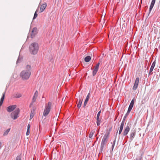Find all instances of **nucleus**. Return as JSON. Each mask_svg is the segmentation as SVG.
Returning <instances> with one entry per match:
<instances>
[{
    "label": "nucleus",
    "mask_w": 160,
    "mask_h": 160,
    "mask_svg": "<svg viewBox=\"0 0 160 160\" xmlns=\"http://www.w3.org/2000/svg\"><path fill=\"white\" fill-rule=\"evenodd\" d=\"M31 68L30 65H27L25 69L21 72L20 75L22 80H27L29 78L31 74Z\"/></svg>",
    "instance_id": "1"
},
{
    "label": "nucleus",
    "mask_w": 160,
    "mask_h": 160,
    "mask_svg": "<svg viewBox=\"0 0 160 160\" xmlns=\"http://www.w3.org/2000/svg\"><path fill=\"white\" fill-rule=\"evenodd\" d=\"M29 51L30 53L33 55H35L38 52L39 46L38 44L36 42L32 43L29 47Z\"/></svg>",
    "instance_id": "2"
},
{
    "label": "nucleus",
    "mask_w": 160,
    "mask_h": 160,
    "mask_svg": "<svg viewBox=\"0 0 160 160\" xmlns=\"http://www.w3.org/2000/svg\"><path fill=\"white\" fill-rule=\"evenodd\" d=\"M109 132L105 133L102 138L100 148V150L102 151L104 145L106 144L108 140V138L109 136Z\"/></svg>",
    "instance_id": "3"
},
{
    "label": "nucleus",
    "mask_w": 160,
    "mask_h": 160,
    "mask_svg": "<svg viewBox=\"0 0 160 160\" xmlns=\"http://www.w3.org/2000/svg\"><path fill=\"white\" fill-rule=\"evenodd\" d=\"M52 105V103L49 102L48 103L46 104L45 109L43 113V116L46 117L49 113L51 109V106Z\"/></svg>",
    "instance_id": "4"
},
{
    "label": "nucleus",
    "mask_w": 160,
    "mask_h": 160,
    "mask_svg": "<svg viewBox=\"0 0 160 160\" xmlns=\"http://www.w3.org/2000/svg\"><path fill=\"white\" fill-rule=\"evenodd\" d=\"M19 109L17 108L14 112H12L11 114V117L14 120L16 119L18 117V115L19 113Z\"/></svg>",
    "instance_id": "5"
},
{
    "label": "nucleus",
    "mask_w": 160,
    "mask_h": 160,
    "mask_svg": "<svg viewBox=\"0 0 160 160\" xmlns=\"http://www.w3.org/2000/svg\"><path fill=\"white\" fill-rule=\"evenodd\" d=\"M136 133V129L132 130L130 132V140L131 141H132L135 137Z\"/></svg>",
    "instance_id": "6"
},
{
    "label": "nucleus",
    "mask_w": 160,
    "mask_h": 160,
    "mask_svg": "<svg viewBox=\"0 0 160 160\" xmlns=\"http://www.w3.org/2000/svg\"><path fill=\"white\" fill-rule=\"evenodd\" d=\"M139 80V78L138 77L136 78L134 86L132 88V89L133 90H136L137 89L138 86Z\"/></svg>",
    "instance_id": "7"
},
{
    "label": "nucleus",
    "mask_w": 160,
    "mask_h": 160,
    "mask_svg": "<svg viewBox=\"0 0 160 160\" xmlns=\"http://www.w3.org/2000/svg\"><path fill=\"white\" fill-rule=\"evenodd\" d=\"M100 64V63L99 62L98 63L95 67V68L93 71L92 75L93 76H94L98 72Z\"/></svg>",
    "instance_id": "8"
},
{
    "label": "nucleus",
    "mask_w": 160,
    "mask_h": 160,
    "mask_svg": "<svg viewBox=\"0 0 160 160\" xmlns=\"http://www.w3.org/2000/svg\"><path fill=\"white\" fill-rule=\"evenodd\" d=\"M16 105L10 106L7 108V110L8 112H11L13 111L16 108Z\"/></svg>",
    "instance_id": "9"
},
{
    "label": "nucleus",
    "mask_w": 160,
    "mask_h": 160,
    "mask_svg": "<svg viewBox=\"0 0 160 160\" xmlns=\"http://www.w3.org/2000/svg\"><path fill=\"white\" fill-rule=\"evenodd\" d=\"M101 113V111H99L98 113L97 116V126H98L100 125L101 119L99 118V116Z\"/></svg>",
    "instance_id": "10"
},
{
    "label": "nucleus",
    "mask_w": 160,
    "mask_h": 160,
    "mask_svg": "<svg viewBox=\"0 0 160 160\" xmlns=\"http://www.w3.org/2000/svg\"><path fill=\"white\" fill-rule=\"evenodd\" d=\"M37 28H34L32 31L31 35V38H33L35 36L36 34H37Z\"/></svg>",
    "instance_id": "11"
},
{
    "label": "nucleus",
    "mask_w": 160,
    "mask_h": 160,
    "mask_svg": "<svg viewBox=\"0 0 160 160\" xmlns=\"http://www.w3.org/2000/svg\"><path fill=\"white\" fill-rule=\"evenodd\" d=\"M130 130V128L127 125L124 129V132L122 133L123 135L124 136L126 135L129 131Z\"/></svg>",
    "instance_id": "12"
},
{
    "label": "nucleus",
    "mask_w": 160,
    "mask_h": 160,
    "mask_svg": "<svg viewBox=\"0 0 160 160\" xmlns=\"http://www.w3.org/2000/svg\"><path fill=\"white\" fill-rule=\"evenodd\" d=\"M83 99L81 97L79 96V101L77 104V107L78 108H79L82 105Z\"/></svg>",
    "instance_id": "13"
},
{
    "label": "nucleus",
    "mask_w": 160,
    "mask_h": 160,
    "mask_svg": "<svg viewBox=\"0 0 160 160\" xmlns=\"http://www.w3.org/2000/svg\"><path fill=\"white\" fill-rule=\"evenodd\" d=\"M156 0H152V1L151 2V5H150V7H149V14L151 12L152 9L154 5L155 4V2Z\"/></svg>",
    "instance_id": "14"
},
{
    "label": "nucleus",
    "mask_w": 160,
    "mask_h": 160,
    "mask_svg": "<svg viewBox=\"0 0 160 160\" xmlns=\"http://www.w3.org/2000/svg\"><path fill=\"white\" fill-rule=\"evenodd\" d=\"M90 93H89L86 97V98L84 102V103L83 105L84 107H85V106L87 104L90 98Z\"/></svg>",
    "instance_id": "15"
},
{
    "label": "nucleus",
    "mask_w": 160,
    "mask_h": 160,
    "mask_svg": "<svg viewBox=\"0 0 160 160\" xmlns=\"http://www.w3.org/2000/svg\"><path fill=\"white\" fill-rule=\"evenodd\" d=\"M47 4L46 3H44L42 4L40 9V12H42L47 7Z\"/></svg>",
    "instance_id": "16"
},
{
    "label": "nucleus",
    "mask_w": 160,
    "mask_h": 160,
    "mask_svg": "<svg viewBox=\"0 0 160 160\" xmlns=\"http://www.w3.org/2000/svg\"><path fill=\"white\" fill-rule=\"evenodd\" d=\"M5 92H4L3 93V94L2 96V97L0 101V107L2 106V103H3V102L4 101V99L5 98Z\"/></svg>",
    "instance_id": "17"
},
{
    "label": "nucleus",
    "mask_w": 160,
    "mask_h": 160,
    "mask_svg": "<svg viewBox=\"0 0 160 160\" xmlns=\"http://www.w3.org/2000/svg\"><path fill=\"white\" fill-rule=\"evenodd\" d=\"M34 111L35 109H33V110H32L31 111V113L30 117V119H32L34 115Z\"/></svg>",
    "instance_id": "18"
},
{
    "label": "nucleus",
    "mask_w": 160,
    "mask_h": 160,
    "mask_svg": "<svg viewBox=\"0 0 160 160\" xmlns=\"http://www.w3.org/2000/svg\"><path fill=\"white\" fill-rule=\"evenodd\" d=\"M37 98V97H35V96H33L32 100V102L30 105V107H31V105H32L33 104V103L36 101Z\"/></svg>",
    "instance_id": "19"
},
{
    "label": "nucleus",
    "mask_w": 160,
    "mask_h": 160,
    "mask_svg": "<svg viewBox=\"0 0 160 160\" xmlns=\"http://www.w3.org/2000/svg\"><path fill=\"white\" fill-rule=\"evenodd\" d=\"M91 58L90 56H88L84 58L85 61L86 62H89L91 60Z\"/></svg>",
    "instance_id": "20"
},
{
    "label": "nucleus",
    "mask_w": 160,
    "mask_h": 160,
    "mask_svg": "<svg viewBox=\"0 0 160 160\" xmlns=\"http://www.w3.org/2000/svg\"><path fill=\"white\" fill-rule=\"evenodd\" d=\"M95 132V131L94 130H92L91 131L89 134V138H91L92 137Z\"/></svg>",
    "instance_id": "21"
},
{
    "label": "nucleus",
    "mask_w": 160,
    "mask_h": 160,
    "mask_svg": "<svg viewBox=\"0 0 160 160\" xmlns=\"http://www.w3.org/2000/svg\"><path fill=\"white\" fill-rule=\"evenodd\" d=\"M123 125H120V129H119V134H120L122 131V130H123Z\"/></svg>",
    "instance_id": "22"
},
{
    "label": "nucleus",
    "mask_w": 160,
    "mask_h": 160,
    "mask_svg": "<svg viewBox=\"0 0 160 160\" xmlns=\"http://www.w3.org/2000/svg\"><path fill=\"white\" fill-rule=\"evenodd\" d=\"M10 128H9V129H8L6 131L4 132L3 134V135L4 136L7 135L8 134V133L10 131Z\"/></svg>",
    "instance_id": "23"
},
{
    "label": "nucleus",
    "mask_w": 160,
    "mask_h": 160,
    "mask_svg": "<svg viewBox=\"0 0 160 160\" xmlns=\"http://www.w3.org/2000/svg\"><path fill=\"white\" fill-rule=\"evenodd\" d=\"M116 138V137H115V139H114V140L113 141L112 145V151L113 150V148H114V145H115V143Z\"/></svg>",
    "instance_id": "24"
},
{
    "label": "nucleus",
    "mask_w": 160,
    "mask_h": 160,
    "mask_svg": "<svg viewBox=\"0 0 160 160\" xmlns=\"http://www.w3.org/2000/svg\"><path fill=\"white\" fill-rule=\"evenodd\" d=\"M38 12V10H37L36 11L34 14V15L33 17V19H35L38 16V14H37V12Z\"/></svg>",
    "instance_id": "25"
},
{
    "label": "nucleus",
    "mask_w": 160,
    "mask_h": 160,
    "mask_svg": "<svg viewBox=\"0 0 160 160\" xmlns=\"http://www.w3.org/2000/svg\"><path fill=\"white\" fill-rule=\"evenodd\" d=\"M22 96V95L20 93H17L15 94V97L18 98Z\"/></svg>",
    "instance_id": "26"
},
{
    "label": "nucleus",
    "mask_w": 160,
    "mask_h": 160,
    "mask_svg": "<svg viewBox=\"0 0 160 160\" xmlns=\"http://www.w3.org/2000/svg\"><path fill=\"white\" fill-rule=\"evenodd\" d=\"M153 68H152L151 67L150 68L149 72L148 74L149 75H152V71H153Z\"/></svg>",
    "instance_id": "27"
},
{
    "label": "nucleus",
    "mask_w": 160,
    "mask_h": 160,
    "mask_svg": "<svg viewBox=\"0 0 160 160\" xmlns=\"http://www.w3.org/2000/svg\"><path fill=\"white\" fill-rule=\"evenodd\" d=\"M155 64H156V62H155V61H154L153 62L151 67L154 68L155 67Z\"/></svg>",
    "instance_id": "28"
},
{
    "label": "nucleus",
    "mask_w": 160,
    "mask_h": 160,
    "mask_svg": "<svg viewBox=\"0 0 160 160\" xmlns=\"http://www.w3.org/2000/svg\"><path fill=\"white\" fill-rule=\"evenodd\" d=\"M21 160V156L20 155H18L17 156L15 160Z\"/></svg>",
    "instance_id": "29"
},
{
    "label": "nucleus",
    "mask_w": 160,
    "mask_h": 160,
    "mask_svg": "<svg viewBox=\"0 0 160 160\" xmlns=\"http://www.w3.org/2000/svg\"><path fill=\"white\" fill-rule=\"evenodd\" d=\"M38 96V92L37 91H36L34 93V95L33 96H35V97H37Z\"/></svg>",
    "instance_id": "30"
},
{
    "label": "nucleus",
    "mask_w": 160,
    "mask_h": 160,
    "mask_svg": "<svg viewBox=\"0 0 160 160\" xmlns=\"http://www.w3.org/2000/svg\"><path fill=\"white\" fill-rule=\"evenodd\" d=\"M21 61V59L19 58V57H18V60H17L16 63L18 64V63H20Z\"/></svg>",
    "instance_id": "31"
},
{
    "label": "nucleus",
    "mask_w": 160,
    "mask_h": 160,
    "mask_svg": "<svg viewBox=\"0 0 160 160\" xmlns=\"http://www.w3.org/2000/svg\"><path fill=\"white\" fill-rule=\"evenodd\" d=\"M29 130H28V129H27V132H26V135H28L29 133H30V131H29Z\"/></svg>",
    "instance_id": "32"
},
{
    "label": "nucleus",
    "mask_w": 160,
    "mask_h": 160,
    "mask_svg": "<svg viewBox=\"0 0 160 160\" xmlns=\"http://www.w3.org/2000/svg\"><path fill=\"white\" fill-rule=\"evenodd\" d=\"M125 121H124V120H122V122L121 124V125H123L124 126V122H125Z\"/></svg>",
    "instance_id": "33"
},
{
    "label": "nucleus",
    "mask_w": 160,
    "mask_h": 160,
    "mask_svg": "<svg viewBox=\"0 0 160 160\" xmlns=\"http://www.w3.org/2000/svg\"><path fill=\"white\" fill-rule=\"evenodd\" d=\"M134 99H132L131 102V103H132V104H134Z\"/></svg>",
    "instance_id": "34"
},
{
    "label": "nucleus",
    "mask_w": 160,
    "mask_h": 160,
    "mask_svg": "<svg viewBox=\"0 0 160 160\" xmlns=\"http://www.w3.org/2000/svg\"><path fill=\"white\" fill-rule=\"evenodd\" d=\"M132 109H130V108H128V111H127V112H130V111H131Z\"/></svg>",
    "instance_id": "35"
},
{
    "label": "nucleus",
    "mask_w": 160,
    "mask_h": 160,
    "mask_svg": "<svg viewBox=\"0 0 160 160\" xmlns=\"http://www.w3.org/2000/svg\"><path fill=\"white\" fill-rule=\"evenodd\" d=\"M129 113H130L129 112H128H128H127L126 113L125 115V116L126 117H127L128 116L129 114Z\"/></svg>",
    "instance_id": "36"
},
{
    "label": "nucleus",
    "mask_w": 160,
    "mask_h": 160,
    "mask_svg": "<svg viewBox=\"0 0 160 160\" xmlns=\"http://www.w3.org/2000/svg\"><path fill=\"white\" fill-rule=\"evenodd\" d=\"M27 129H28V130H30V125L29 124H28V128Z\"/></svg>",
    "instance_id": "37"
},
{
    "label": "nucleus",
    "mask_w": 160,
    "mask_h": 160,
    "mask_svg": "<svg viewBox=\"0 0 160 160\" xmlns=\"http://www.w3.org/2000/svg\"><path fill=\"white\" fill-rule=\"evenodd\" d=\"M132 107H133L132 106H131V105H129L128 108H130L131 109H132Z\"/></svg>",
    "instance_id": "38"
},
{
    "label": "nucleus",
    "mask_w": 160,
    "mask_h": 160,
    "mask_svg": "<svg viewBox=\"0 0 160 160\" xmlns=\"http://www.w3.org/2000/svg\"><path fill=\"white\" fill-rule=\"evenodd\" d=\"M126 117H126L125 116H124L123 119V120L125 121V119L126 118Z\"/></svg>",
    "instance_id": "39"
},
{
    "label": "nucleus",
    "mask_w": 160,
    "mask_h": 160,
    "mask_svg": "<svg viewBox=\"0 0 160 160\" xmlns=\"http://www.w3.org/2000/svg\"><path fill=\"white\" fill-rule=\"evenodd\" d=\"M2 147V143L0 142V149Z\"/></svg>",
    "instance_id": "40"
},
{
    "label": "nucleus",
    "mask_w": 160,
    "mask_h": 160,
    "mask_svg": "<svg viewBox=\"0 0 160 160\" xmlns=\"http://www.w3.org/2000/svg\"><path fill=\"white\" fill-rule=\"evenodd\" d=\"M133 105H134V104H132V103H130L129 105H130L131 106H132L133 107Z\"/></svg>",
    "instance_id": "41"
},
{
    "label": "nucleus",
    "mask_w": 160,
    "mask_h": 160,
    "mask_svg": "<svg viewBox=\"0 0 160 160\" xmlns=\"http://www.w3.org/2000/svg\"><path fill=\"white\" fill-rule=\"evenodd\" d=\"M133 105H134V104H132V103H130L129 105H130L131 106H132L133 107Z\"/></svg>",
    "instance_id": "42"
},
{
    "label": "nucleus",
    "mask_w": 160,
    "mask_h": 160,
    "mask_svg": "<svg viewBox=\"0 0 160 160\" xmlns=\"http://www.w3.org/2000/svg\"><path fill=\"white\" fill-rule=\"evenodd\" d=\"M139 160H142V158H140V159H139Z\"/></svg>",
    "instance_id": "43"
},
{
    "label": "nucleus",
    "mask_w": 160,
    "mask_h": 160,
    "mask_svg": "<svg viewBox=\"0 0 160 160\" xmlns=\"http://www.w3.org/2000/svg\"><path fill=\"white\" fill-rule=\"evenodd\" d=\"M99 130H98V134L99 133Z\"/></svg>",
    "instance_id": "44"
},
{
    "label": "nucleus",
    "mask_w": 160,
    "mask_h": 160,
    "mask_svg": "<svg viewBox=\"0 0 160 160\" xmlns=\"http://www.w3.org/2000/svg\"><path fill=\"white\" fill-rule=\"evenodd\" d=\"M118 132V131L117 132V133H116V135L117 134V133Z\"/></svg>",
    "instance_id": "45"
},
{
    "label": "nucleus",
    "mask_w": 160,
    "mask_h": 160,
    "mask_svg": "<svg viewBox=\"0 0 160 160\" xmlns=\"http://www.w3.org/2000/svg\"><path fill=\"white\" fill-rule=\"evenodd\" d=\"M97 134L95 136H97Z\"/></svg>",
    "instance_id": "46"
}]
</instances>
